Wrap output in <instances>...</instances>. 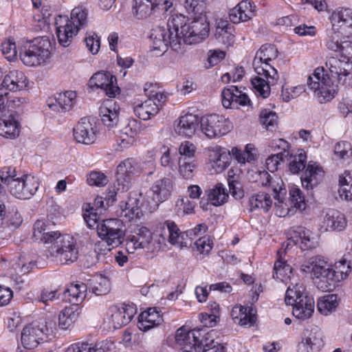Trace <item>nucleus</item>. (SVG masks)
<instances>
[{"label":"nucleus","instance_id":"nucleus-1","mask_svg":"<svg viewBox=\"0 0 352 352\" xmlns=\"http://www.w3.org/2000/svg\"><path fill=\"white\" fill-rule=\"evenodd\" d=\"M278 55L277 48L272 44H264L256 52L252 62L257 76L252 78L251 83L255 91L263 98L270 94L271 87L276 85L279 76L272 65Z\"/></svg>","mask_w":352,"mask_h":352},{"label":"nucleus","instance_id":"nucleus-2","mask_svg":"<svg viewBox=\"0 0 352 352\" xmlns=\"http://www.w3.org/2000/svg\"><path fill=\"white\" fill-rule=\"evenodd\" d=\"M200 330H188L180 327L176 331L175 343L179 352H225L224 346L218 344L209 347L214 342L212 331L207 333L201 339Z\"/></svg>","mask_w":352,"mask_h":352},{"label":"nucleus","instance_id":"nucleus-3","mask_svg":"<svg viewBox=\"0 0 352 352\" xmlns=\"http://www.w3.org/2000/svg\"><path fill=\"white\" fill-rule=\"evenodd\" d=\"M167 233H153L149 229L142 226L138 228L133 234H129L125 240L126 251L133 254L138 250H145L154 252L160 250L166 245Z\"/></svg>","mask_w":352,"mask_h":352},{"label":"nucleus","instance_id":"nucleus-4","mask_svg":"<svg viewBox=\"0 0 352 352\" xmlns=\"http://www.w3.org/2000/svg\"><path fill=\"white\" fill-rule=\"evenodd\" d=\"M184 17L173 16L167 23V28L158 26L152 30L150 38L152 41L153 50L160 53L166 52L168 46L177 51L180 48L181 38L179 34V24Z\"/></svg>","mask_w":352,"mask_h":352},{"label":"nucleus","instance_id":"nucleus-5","mask_svg":"<svg viewBox=\"0 0 352 352\" xmlns=\"http://www.w3.org/2000/svg\"><path fill=\"white\" fill-rule=\"evenodd\" d=\"M63 19L65 24L57 26L56 34L59 43L63 47H68L78 31L87 25V11L82 7H76L72 10L69 19L60 16L56 25Z\"/></svg>","mask_w":352,"mask_h":352},{"label":"nucleus","instance_id":"nucleus-6","mask_svg":"<svg viewBox=\"0 0 352 352\" xmlns=\"http://www.w3.org/2000/svg\"><path fill=\"white\" fill-rule=\"evenodd\" d=\"M52 45L46 37L36 38L27 42L19 52L22 63L29 67H37L45 64L51 57Z\"/></svg>","mask_w":352,"mask_h":352},{"label":"nucleus","instance_id":"nucleus-7","mask_svg":"<svg viewBox=\"0 0 352 352\" xmlns=\"http://www.w3.org/2000/svg\"><path fill=\"white\" fill-rule=\"evenodd\" d=\"M302 272L310 273L313 278L319 279L318 287L323 290H331L335 287L336 272L330 267L321 256L306 260L300 267Z\"/></svg>","mask_w":352,"mask_h":352},{"label":"nucleus","instance_id":"nucleus-8","mask_svg":"<svg viewBox=\"0 0 352 352\" xmlns=\"http://www.w3.org/2000/svg\"><path fill=\"white\" fill-rule=\"evenodd\" d=\"M302 287L296 284L292 288L289 287L285 294V303L293 305V315L298 319H309L314 311V300L311 296L303 293Z\"/></svg>","mask_w":352,"mask_h":352},{"label":"nucleus","instance_id":"nucleus-9","mask_svg":"<svg viewBox=\"0 0 352 352\" xmlns=\"http://www.w3.org/2000/svg\"><path fill=\"white\" fill-rule=\"evenodd\" d=\"M179 24V34L181 38V42L186 44L192 45L199 43L204 40L209 34V23L207 22L206 15L200 13L192 18L190 23H186L182 25V21Z\"/></svg>","mask_w":352,"mask_h":352},{"label":"nucleus","instance_id":"nucleus-10","mask_svg":"<svg viewBox=\"0 0 352 352\" xmlns=\"http://www.w3.org/2000/svg\"><path fill=\"white\" fill-rule=\"evenodd\" d=\"M173 182L171 179L164 177L156 180L146 192L145 201L150 211L155 210L159 205L171 195Z\"/></svg>","mask_w":352,"mask_h":352},{"label":"nucleus","instance_id":"nucleus-11","mask_svg":"<svg viewBox=\"0 0 352 352\" xmlns=\"http://www.w3.org/2000/svg\"><path fill=\"white\" fill-rule=\"evenodd\" d=\"M50 252L56 261L63 265L74 263L78 256L75 240L69 234L63 235L58 239L57 244H53L50 247Z\"/></svg>","mask_w":352,"mask_h":352},{"label":"nucleus","instance_id":"nucleus-12","mask_svg":"<svg viewBox=\"0 0 352 352\" xmlns=\"http://www.w3.org/2000/svg\"><path fill=\"white\" fill-rule=\"evenodd\" d=\"M122 222L118 219L103 220L97 226L99 236L112 248L118 247L124 241V230Z\"/></svg>","mask_w":352,"mask_h":352},{"label":"nucleus","instance_id":"nucleus-13","mask_svg":"<svg viewBox=\"0 0 352 352\" xmlns=\"http://www.w3.org/2000/svg\"><path fill=\"white\" fill-rule=\"evenodd\" d=\"M331 80L324 77V69L317 68L307 78V85L313 90L320 103L326 102L335 96L336 90L331 87Z\"/></svg>","mask_w":352,"mask_h":352},{"label":"nucleus","instance_id":"nucleus-14","mask_svg":"<svg viewBox=\"0 0 352 352\" xmlns=\"http://www.w3.org/2000/svg\"><path fill=\"white\" fill-rule=\"evenodd\" d=\"M199 123L202 132L209 138L226 135L232 128L230 120L218 114L204 116Z\"/></svg>","mask_w":352,"mask_h":352},{"label":"nucleus","instance_id":"nucleus-15","mask_svg":"<svg viewBox=\"0 0 352 352\" xmlns=\"http://www.w3.org/2000/svg\"><path fill=\"white\" fill-rule=\"evenodd\" d=\"M39 186L38 179L32 175H23L12 180L10 183L9 191L18 199H28L33 196Z\"/></svg>","mask_w":352,"mask_h":352},{"label":"nucleus","instance_id":"nucleus-16","mask_svg":"<svg viewBox=\"0 0 352 352\" xmlns=\"http://www.w3.org/2000/svg\"><path fill=\"white\" fill-rule=\"evenodd\" d=\"M325 65L331 76L338 83L345 85L347 80L352 79V61L331 56L327 59Z\"/></svg>","mask_w":352,"mask_h":352},{"label":"nucleus","instance_id":"nucleus-17","mask_svg":"<svg viewBox=\"0 0 352 352\" xmlns=\"http://www.w3.org/2000/svg\"><path fill=\"white\" fill-rule=\"evenodd\" d=\"M332 34L339 36L341 34L347 38L352 36V10L342 8L334 11L331 16Z\"/></svg>","mask_w":352,"mask_h":352},{"label":"nucleus","instance_id":"nucleus-18","mask_svg":"<svg viewBox=\"0 0 352 352\" xmlns=\"http://www.w3.org/2000/svg\"><path fill=\"white\" fill-rule=\"evenodd\" d=\"M162 233H167L166 241L172 245L183 248L190 245L192 241V231L180 232L174 221L167 220L161 226Z\"/></svg>","mask_w":352,"mask_h":352},{"label":"nucleus","instance_id":"nucleus-19","mask_svg":"<svg viewBox=\"0 0 352 352\" xmlns=\"http://www.w3.org/2000/svg\"><path fill=\"white\" fill-rule=\"evenodd\" d=\"M230 163V152L225 148L214 146L208 149V166L212 173H221Z\"/></svg>","mask_w":352,"mask_h":352},{"label":"nucleus","instance_id":"nucleus-20","mask_svg":"<svg viewBox=\"0 0 352 352\" xmlns=\"http://www.w3.org/2000/svg\"><path fill=\"white\" fill-rule=\"evenodd\" d=\"M44 327L43 324L32 322L23 329L21 342L24 349H33L43 341L45 336Z\"/></svg>","mask_w":352,"mask_h":352},{"label":"nucleus","instance_id":"nucleus-21","mask_svg":"<svg viewBox=\"0 0 352 352\" xmlns=\"http://www.w3.org/2000/svg\"><path fill=\"white\" fill-rule=\"evenodd\" d=\"M111 316L110 322L115 329H120L129 324L135 314L136 309L133 305L123 304L120 307L111 306L108 313Z\"/></svg>","mask_w":352,"mask_h":352},{"label":"nucleus","instance_id":"nucleus-22","mask_svg":"<svg viewBox=\"0 0 352 352\" xmlns=\"http://www.w3.org/2000/svg\"><path fill=\"white\" fill-rule=\"evenodd\" d=\"M89 82L92 87L100 88L109 98H114L119 94L120 88L116 85V78L110 73H96Z\"/></svg>","mask_w":352,"mask_h":352},{"label":"nucleus","instance_id":"nucleus-23","mask_svg":"<svg viewBox=\"0 0 352 352\" xmlns=\"http://www.w3.org/2000/svg\"><path fill=\"white\" fill-rule=\"evenodd\" d=\"M324 346L322 332L316 327L303 333L301 342L298 344V352H318Z\"/></svg>","mask_w":352,"mask_h":352},{"label":"nucleus","instance_id":"nucleus-24","mask_svg":"<svg viewBox=\"0 0 352 352\" xmlns=\"http://www.w3.org/2000/svg\"><path fill=\"white\" fill-rule=\"evenodd\" d=\"M20 124L14 116L6 109L0 111V135L14 139L19 134Z\"/></svg>","mask_w":352,"mask_h":352},{"label":"nucleus","instance_id":"nucleus-25","mask_svg":"<svg viewBox=\"0 0 352 352\" xmlns=\"http://www.w3.org/2000/svg\"><path fill=\"white\" fill-rule=\"evenodd\" d=\"M222 104L226 108H232V105L249 106L250 100L246 94L243 93L238 87L230 86L224 88L221 93Z\"/></svg>","mask_w":352,"mask_h":352},{"label":"nucleus","instance_id":"nucleus-26","mask_svg":"<svg viewBox=\"0 0 352 352\" xmlns=\"http://www.w3.org/2000/svg\"><path fill=\"white\" fill-rule=\"evenodd\" d=\"M75 140L82 144H91L96 140V131L89 118H82L74 128Z\"/></svg>","mask_w":352,"mask_h":352},{"label":"nucleus","instance_id":"nucleus-27","mask_svg":"<svg viewBox=\"0 0 352 352\" xmlns=\"http://www.w3.org/2000/svg\"><path fill=\"white\" fill-rule=\"evenodd\" d=\"M26 76L23 72L12 70L7 74L0 83V92L16 91L26 86Z\"/></svg>","mask_w":352,"mask_h":352},{"label":"nucleus","instance_id":"nucleus-28","mask_svg":"<svg viewBox=\"0 0 352 352\" xmlns=\"http://www.w3.org/2000/svg\"><path fill=\"white\" fill-rule=\"evenodd\" d=\"M255 8L256 6L253 3L248 0L241 1L230 10V19L233 23L248 21L255 15Z\"/></svg>","mask_w":352,"mask_h":352},{"label":"nucleus","instance_id":"nucleus-29","mask_svg":"<svg viewBox=\"0 0 352 352\" xmlns=\"http://www.w3.org/2000/svg\"><path fill=\"white\" fill-rule=\"evenodd\" d=\"M322 167L316 162H309L301 176V183L303 188L312 190L317 186L323 176Z\"/></svg>","mask_w":352,"mask_h":352},{"label":"nucleus","instance_id":"nucleus-30","mask_svg":"<svg viewBox=\"0 0 352 352\" xmlns=\"http://www.w3.org/2000/svg\"><path fill=\"white\" fill-rule=\"evenodd\" d=\"M329 50L339 53L340 57L351 60L352 58V41H342L340 36L329 35L326 42Z\"/></svg>","mask_w":352,"mask_h":352},{"label":"nucleus","instance_id":"nucleus-31","mask_svg":"<svg viewBox=\"0 0 352 352\" xmlns=\"http://www.w3.org/2000/svg\"><path fill=\"white\" fill-rule=\"evenodd\" d=\"M163 321L162 316L155 307L148 308L138 316V328L146 331L160 324Z\"/></svg>","mask_w":352,"mask_h":352},{"label":"nucleus","instance_id":"nucleus-32","mask_svg":"<svg viewBox=\"0 0 352 352\" xmlns=\"http://www.w3.org/2000/svg\"><path fill=\"white\" fill-rule=\"evenodd\" d=\"M199 124V120L196 116L186 114L180 117L175 127V131L180 135L191 137L195 134Z\"/></svg>","mask_w":352,"mask_h":352},{"label":"nucleus","instance_id":"nucleus-33","mask_svg":"<svg viewBox=\"0 0 352 352\" xmlns=\"http://www.w3.org/2000/svg\"><path fill=\"white\" fill-rule=\"evenodd\" d=\"M119 108L112 100H108L100 108V116L104 125L109 128L116 126L119 120Z\"/></svg>","mask_w":352,"mask_h":352},{"label":"nucleus","instance_id":"nucleus-34","mask_svg":"<svg viewBox=\"0 0 352 352\" xmlns=\"http://www.w3.org/2000/svg\"><path fill=\"white\" fill-rule=\"evenodd\" d=\"M273 146L281 148L283 151L272 155L266 159V167L267 170L272 173L277 170L280 162H284L285 159L287 160L289 155L288 151V143L284 140L279 139L278 141L273 143Z\"/></svg>","mask_w":352,"mask_h":352},{"label":"nucleus","instance_id":"nucleus-35","mask_svg":"<svg viewBox=\"0 0 352 352\" xmlns=\"http://www.w3.org/2000/svg\"><path fill=\"white\" fill-rule=\"evenodd\" d=\"M142 124L135 119L129 120L127 124L122 129L120 139V146L127 147L135 142V137L142 131Z\"/></svg>","mask_w":352,"mask_h":352},{"label":"nucleus","instance_id":"nucleus-36","mask_svg":"<svg viewBox=\"0 0 352 352\" xmlns=\"http://www.w3.org/2000/svg\"><path fill=\"white\" fill-rule=\"evenodd\" d=\"M76 94L73 91H67L55 96V102L50 104V107L57 111H69L76 103Z\"/></svg>","mask_w":352,"mask_h":352},{"label":"nucleus","instance_id":"nucleus-37","mask_svg":"<svg viewBox=\"0 0 352 352\" xmlns=\"http://www.w3.org/2000/svg\"><path fill=\"white\" fill-rule=\"evenodd\" d=\"M87 287L83 283L71 284L64 293V298L74 305L82 302L86 297Z\"/></svg>","mask_w":352,"mask_h":352},{"label":"nucleus","instance_id":"nucleus-38","mask_svg":"<svg viewBox=\"0 0 352 352\" xmlns=\"http://www.w3.org/2000/svg\"><path fill=\"white\" fill-rule=\"evenodd\" d=\"M135 114L141 120H148L155 117L158 113V106L152 100L148 98L133 107Z\"/></svg>","mask_w":352,"mask_h":352},{"label":"nucleus","instance_id":"nucleus-39","mask_svg":"<svg viewBox=\"0 0 352 352\" xmlns=\"http://www.w3.org/2000/svg\"><path fill=\"white\" fill-rule=\"evenodd\" d=\"M324 223L328 228L337 231L342 230L346 225L344 214L333 209L327 211L324 219Z\"/></svg>","mask_w":352,"mask_h":352},{"label":"nucleus","instance_id":"nucleus-40","mask_svg":"<svg viewBox=\"0 0 352 352\" xmlns=\"http://www.w3.org/2000/svg\"><path fill=\"white\" fill-rule=\"evenodd\" d=\"M208 197L213 206H220L227 202L228 192L223 184L218 183L208 190Z\"/></svg>","mask_w":352,"mask_h":352},{"label":"nucleus","instance_id":"nucleus-41","mask_svg":"<svg viewBox=\"0 0 352 352\" xmlns=\"http://www.w3.org/2000/svg\"><path fill=\"white\" fill-rule=\"evenodd\" d=\"M231 30L232 27L227 23H219L214 34L215 38L219 43L227 47L232 45L234 41V36L232 34Z\"/></svg>","mask_w":352,"mask_h":352},{"label":"nucleus","instance_id":"nucleus-42","mask_svg":"<svg viewBox=\"0 0 352 352\" xmlns=\"http://www.w3.org/2000/svg\"><path fill=\"white\" fill-rule=\"evenodd\" d=\"M338 305V300L337 295L327 294L318 299L317 309L320 313L327 316L334 311Z\"/></svg>","mask_w":352,"mask_h":352},{"label":"nucleus","instance_id":"nucleus-43","mask_svg":"<svg viewBox=\"0 0 352 352\" xmlns=\"http://www.w3.org/2000/svg\"><path fill=\"white\" fill-rule=\"evenodd\" d=\"M153 0H134L133 11L138 19H143L148 17L154 10Z\"/></svg>","mask_w":352,"mask_h":352},{"label":"nucleus","instance_id":"nucleus-44","mask_svg":"<svg viewBox=\"0 0 352 352\" xmlns=\"http://www.w3.org/2000/svg\"><path fill=\"white\" fill-rule=\"evenodd\" d=\"M91 289L97 296L108 294L111 289L109 279L101 274L96 275L91 280Z\"/></svg>","mask_w":352,"mask_h":352},{"label":"nucleus","instance_id":"nucleus-45","mask_svg":"<svg viewBox=\"0 0 352 352\" xmlns=\"http://www.w3.org/2000/svg\"><path fill=\"white\" fill-rule=\"evenodd\" d=\"M278 254L279 257L274 263V274H273V277L281 281H284L285 279L289 278L292 269L289 265L287 264L286 262L282 259L281 252H278Z\"/></svg>","mask_w":352,"mask_h":352},{"label":"nucleus","instance_id":"nucleus-46","mask_svg":"<svg viewBox=\"0 0 352 352\" xmlns=\"http://www.w3.org/2000/svg\"><path fill=\"white\" fill-rule=\"evenodd\" d=\"M250 204L252 208H262L267 212L272 206V199L268 194L259 192L250 197Z\"/></svg>","mask_w":352,"mask_h":352},{"label":"nucleus","instance_id":"nucleus-47","mask_svg":"<svg viewBox=\"0 0 352 352\" xmlns=\"http://www.w3.org/2000/svg\"><path fill=\"white\" fill-rule=\"evenodd\" d=\"M78 314L72 307H66L58 316V324L63 329H69L76 320Z\"/></svg>","mask_w":352,"mask_h":352},{"label":"nucleus","instance_id":"nucleus-48","mask_svg":"<svg viewBox=\"0 0 352 352\" xmlns=\"http://www.w3.org/2000/svg\"><path fill=\"white\" fill-rule=\"evenodd\" d=\"M335 157L342 162L349 161L352 157V145L346 141L336 144L333 150Z\"/></svg>","mask_w":352,"mask_h":352},{"label":"nucleus","instance_id":"nucleus-49","mask_svg":"<svg viewBox=\"0 0 352 352\" xmlns=\"http://www.w3.org/2000/svg\"><path fill=\"white\" fill-rule=\"evenodd\" d=\"M300 248L303 250H311L318 246V239L314 236L309 230H300L297 233Z\"/></svg>","mask_w":352,"mask_h":352},{"label":"nucleus","instance_id":"nucleus-50","mask_svg":"<svg viewBox=\"0 0 352 352\" xmlns=\"http://www.w3.org/2000/svg\"><path fill=\"white\" fill-rule=\"evenodd\" d=\"M132 179L122 173L117 171L116 179L113 183V190L115 195L126 192L131 187Z\"/></svg>","mask_w":352,"mask_h":352},{"label":"nucleus","instance_id":"nucleus-51","mask_svg":"<svg viewBox=\"0 0 352 352\" xmlns=\"http://www.w3.org/2000/svg\"><path fill=\"white\" fill-rule=\"evenodd\" d=\"M197 168L195 160H186L182 158L179 160V173L184 179H188L193 177V171Z\"/></svg>","mask_w":352,"mask_h":352},{"label":"nucleus","instance_id":"nucleus-52","mask_svg":"<svg viewBox=\"0 0 352 352\" xmlns=\"http://www.w3.org/2000/svg\"><path fill=\"white\" fill-rule=\"evenodd\" d=\"M277 116L275 112L264 109L260 114V122L270 131H273L277 124Z\"/></svg>","mask_w":352,"mask_h":352},{"label":"nucleus","instance_id":"nucleus-53","mask_svg":"<svg viewBox=\"0 0 352 352\" xmlns=\"http://www.w3.org/2000/svg\"><path fill=\"white\" fill-rule=\"evenodd\" d=\"M110 246L111 245H109V244L103 240L97 242L95 244L94 251L91 252V254L89 256L92 258V261L91 263H88V266L95 265L99 260L100 255H105L110 252Z\"/></svg>","mask_w":352,"mask_h":352},{"label":"nucleus","instance_id":"nucleus-54","mask_svg":"<svg viewBox=\"0 0 352 352\" xmlns=\"http://www.w3.org/2000/svg\"><path fill=\"white\" fill-rule=\"evenodd\" d=\"M289 199L291 204L296 208L305 209V197L300 188L292 186L289 190Z\"/></svg>","mask_w":352,"mask_h":352},{"label":"nucleus","instance_id":"nucleus-55","mask_svg":"<svg viewBox=\"0 0 352 352\" xmlns=\"http://www.w3.org/2000/svg\"><path fill=\"white\" fill-rule=\"evenodd\" d=\"M230 155H232L235 160L241 164H245L246 162H252L256 160L254 153H248L247 151H241L236 147L232 148Z\"/></svg>","mask_w":352,"mask_h":352},{"label":"nucleus","instance_id":"nucleus-56","mask_svg":"<svg viewBox=\"0 0 352 352\" xmlns=\"http://www.w3.org/2000/svg\"><path fill=\"white\" fill-rule=\"evenodd\" d=\"M249 179L252 182L258 183L261 186H267L271 180L270 175L265 170H252L248 173Z\"/></svg>","mask_w":352,"mask_h":352},{"label":"nucleus","instance_id":"nucleus-57","mask_svg":"<svg viewBox=\"0 0 352 352\" xmlns=\"http://www.w3.org/2000/svg\"><path fill=\"white\" fill-rule=\"evenodd\" d=\"M307 156L305 153H300L294 156V159L289 162V169L294 174L298 173L301 170L305 168Z\"/></svg>","mask_w":352,"mask_h":352},{"label":"nucleus","instance_id":"nucleus-58","mask_svg":"<svg viewBox=\"0 0 352 352\" xmlns=\"http://www.w3.org/2000/svg\"><path fill=\"white\" fill-rule=\"evenodd\" d=\"M175 206L177 212L188 214L194 212L195 203L190 201L188 197H182L177 200Z\"/></svg>","mask_w":352,"mask_h":352},{"label":"nucleus","instance_id":"nucleus-59","mask_svg":"<svg viewBox=\"0 0 352 352\" xmlns=\"http://www.w3.org/2000/svg\"><path fill=\"white\" fill-rule=\"evenodd\" d=\"M108 182L107 177L100 171H91L87 177V183L90 186H104Z\"/></svg>","mask_w":352,"mask_h":352},{"label":"nucleus","instance_id":"nucleus-60","mask_svg":"<svg viewBox=\"0 0 352 352\" xmlns=\"http://www.w3.org/2000/svg\"><path fill=\"white\" fill-rule=\"evenodd\" d=\"M1 49L6 58L13 60L17 56V50L15 42L11 39L2 43Z\"/></svg>","mask_w":352,"mask_h":352},{"label":"nucleus","instance_id":"nucleus-61","mask_svg":"<svg viewBox=\"0 0 352 352\" xmlns=\"http://www.w3.org/2000/svg\"><path fill=\"white\" fill-rule=\"evenodd\" d=\"M196 150L197 148L194 144L189 141H184L179 147V153L186 160H193Z\"/></svg>","mask_w":352,"mask_h":352},{"label":"nucleus","instance_id":"nucleus-62","mask_svg":"<svg viewBox=\"0 0 352 352\" xmlns=\"http://www.w3.org/2000/svg\"><path fill=\"white\" fill-rule=\"evenodd\" d=\"M136 164L132 159H126L122 162L117 167V171L129 176L132 179V176L136 172Z\"/></svg>","mask_w":352,"mask_h":352},{"label":"nucleus","instance_id":"nucleus-63","mask_svg":"<svg viewBox=\"0 0 352 352\" xmlns=\"http://www.w3.org/2000/svg\"><path fill=\"white\" fill-rule=\"evenodd\" d=\"M304 90V87L300 85L292 87H285L283 86L281 91V96L285 102H289L292 99L297 98Z\"/></svg>","mask_w":352,"mask_h":352},{"label":"nucleus","instance_id":"nucleus-64","mask_svg":"<svg viewBox=\"0 0 352 352\" xmlns=\"http://www.w3.org/2000/svg\"><path fill=\"white\" fill-rule=\"evenodd\" d=\"M212 243L210 241L209 237L202 236L199 237L194 243L193 249L199 252L200 254H208L211 250Z\"/></svg>","mask_w":352,"mask_h":352}]
</instances>
